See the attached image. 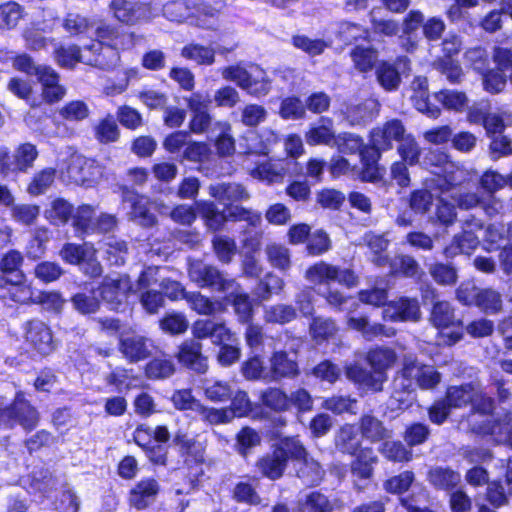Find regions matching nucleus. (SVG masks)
Listing matches in <instances>:
<instances>
[{
    "mask_svg": "<svg viewBox=\"0 0 512 512\" xmlns=\"http://www.w3.org/2000/svg\"><path fill=\"white\" fill-rule=\"evenodd\" d=\"M94 136L101 144L113 143L119 139L120 131L112 114L99 120L94 128Z\"/></svg>",
    "mask_w": 512,
    "mask_h": 512,
    "instance_id": "nucleus-58",
    "label": "nucleus"
},
{
    "mask_svg": "<svg viewBox=\"0 0 512 512\" xmlns=\"http://www.w3.org/2000/svg\"><path fill=\"white\" fill-rule=\"evenodd\" d=\"M213 345L218 347L216 361L221 367H231L239 362L242 350L239 339L230 328L222 336H219Z\"/></svg>",
    "mask_w": 512,
    "mask_h": 512,
    "instance_id": "nucleus-17",
    "label": "nucleus"
},
{
    "mask_svg": "<svg viewBox=\"0 0 512 512\" xmlns=\"http://www.w3.org/2000/svg\"><path fill=\"white\" fill-rule=\"evenodd\" d=\"M338 37L346 45L355 44L358 41L370 42L371 40L368 28L349 21L340 24Z\"/></svg>",
    "mask_w": 512,
    "mask_h": 512,
    "instance_id": "nucleus-53",
    "label": "nucleus"
},
{
    "mask_svg": "<svg viewBox=\"0 0 512 512\" xmlns=\"http://www.w3.org/2000/svg\"><path fill=\"white\" fill-rule=\"evenodd\" d=\"M365 360L371 369L377 373L387 375V371L396 363L397 354L394 349L386 346H375L370 348Z\"/></svg>",
    "mask_w": 512,
    "mask_h": 512,
    "instance_id": "nucleus-26",
    "label": "nucleus"
},
{
    "mask_svg": "<svg viewBox=\"0 0 512 512\" xmlns=\"http://www.w3.org/2000/svg\"><path fill=\"white\" fill-rule=\"evenodd\" d=\"M349 56L354 69L364 74L375 70L380 62L378 61V50L372 46L354 45L349 52Z\"/></svg>",
    "mask_w": 512,
    "mask_h": 512,
    "instance_id": "nucleus-27",
    "label": "nucleus"
},
{
    "mask_svg": "<svg viewBox=\"0 0 512 512\" xmlns=\"http://www.w3.org/2000/svg\"><path fill=\"white\" fill-rule=\"evenodd\" d=\"M70 302L76 312L85 316L97 313L101 307V300L93 292H77L71 296Z\"/></svg>",
    "mask_w": 512,
    "mask_h": 512,
    "instance_id": "nucleus-63",
    "label": "nucleus"
},
{
    "mask_svg": "<svg viewBox=\"0 0 512 512\" xmlns=\"http://www.w3.org/2000/svg\"><path fill=\"white\" fill-rule=\"evenodd\" d=\"M128 254L129 248L125 240L110 237L104 242V258L110 266H123Z\"/></svg>",
    "mask_w": 512,
    "mask_h": 512,
    "instance_id": "nucleus-40",
    "label": "nucleus"
},
{
    "mask_svg": "<svg viewBox=\"0 0 512 512\" xmlns=\"http://www.w3.org/2000/svg\"><path fill=\"white\" fill-rule=\"evenodd\" d=\"M480 244L478 236L471 230H462L455 234L451 241L442 249L446 259H453L458 255L470 256Z\"/></svg>",
    "mask_w": 512,
    "mask_h": 512,
    "instance_id": "nucleus-21",
    "label": "nucleus"
},
{
    "mask_svg": "<svg viewBox=\"0 0 512 512\" xmlns=\"http://www.w3.org/2000/svg\"><path fill=\"white\" fill-rule=\"evenodd\" d=\"M90 248H94V245L89 242L82 244L67 242L59 250V256L66 264L80 266L91 252Z\"/></svg>",
    "mask_w": 512,
    "mask_h": 512,
    "instance_id": "nucleus-44",
    "label": "nucleus"
},
{
    "mask_svg": "<svg viewBox=\"0 0 512 512\" xmlns=\"http://www.w3.org/2000/svg\"><path fill=\"white\" fill-rule=\"evenodd\" d=\"M188 275L198 287L211 288L219 292H227L235 283L233 279H226L216 266L199 261L189 266Z\"/></svg>",
    "mask_w": 512,
    "mask_h": 512,
    "instance_id": "nucleus-8",
    "label": "nucleus"
},
{
    "mask_svg": "<svg viewBox=\"0 0 512 512\" xmlns=\"http://www.w3.org/2000/svg\"><path fill=\"white\" fill-rule=\"evenodd\" d=\"M173 444L178 447L179 455L183 459V465L205 462V448L195 437H190L187 433L179 430L173 437Z\"/></svg>",
    "mask_w": 512,
    "mask_h": 512,
    "instance_id": "nucleus-18",
    "label": "nucleus"
},
{
    "mask_svg": "<svg viewBox=\"0 0 512 512\" xmlns=\"http://www.w3.org/2000/svg\"><path fill=\"white\" fill-rule=\"evenodd\" d=\"M398 503L406 512H437L432 497L426 489L401 496Z\"/></svg>",
    "mask_w": 512,
    "mask_h": 512,
    "instance_id": "nucleus-35",
    "label": "nucleus"
},
{
    "mask_svg": "<svg viewBox=\"0 0 512 512\" xmlns=\"http://www.w3.org/2000/svg\"><path fill=\"white\" fill-rule=\"evenodd\" d=\"M350 467L352 474L360 480H369L374 475V468L379 462V458L372 447H360L352 455Z\"/></svg>",
    "mask_w": 512,
    "mask_h": 512,
    "instance_id": "nucleus-22",
    "label": "nucleus"
},
{
    "mask_svg": "<svg viewBox=\"0 0 512 512\" xmlns=\"http://www.w3.org/2000/svg\"><path fill=\"white\" fill-rule=\"evenodd\" d=\"M190 112L188 132L195 135L206 134L214 129V119L210 112L211 99L200 91L192 92L185 98Z\"/></svg>",
    "mask_w": 512,
    "mask_h": 512,
    "instance_id": "nucleus-5",
    "label": "nucleus"
},
{
    "mask_svg": "<svg viewBox=\"0 0 512 512\" xmlns=\"http://www.w3.org/2000/svg\"><path fill=\"white\" fill-rule=\"evenodd\" d=\"M259 402L269 411L282 413L289 411L288 394L280 387H267L260 392Z\"/></svg>",
    "mask_w": 512,
    "mask_h": 512,
    "instance_id": "nucleus-36",
    "label": "nucleus"
},
{
    "mask_svg": "<svg viewBox=\"0 0 512 512\" xmlns=\"http://www.w3.org/2000/svg\"><path fill=\"white\" fill-rule=\"evenodd\" d=\"M54 59L62 68H74L77 63L84 62L81 55V48L76 45H57L53 51Z\"/></svg>",
    "mask_w": 512,
    "mask_h": 512,
    "instance_id": "nucleus-59",
    "label": "nucleus"
},
{
    "mask_svg": "<svg viewBox=\"0 0 512 512\" xmlns=\"http://www.w3.org/2000/svg\"><path fill=\"white\" fill-rule=\"evenodd\" d=\"M185 301L188 307L198 315L213 316L225 310V306L221 301L213 300L203 295L200 291L189 292Z\"/></svg>",
    "mask_w": 512,
    "mask_h": 512,
    "instance_id": "nucleus-30",
    "label": "nucleus"
},
{
    "mask_svg": "<svg viewBox=\"0 0 512 512\" xmlns=\"http://www.w3.org/2000/svg\"><path fill=\"white\" fill-rule=\"evenodd\" d=\"M429 320L440 331L447 328L463 329V321L456 316L455 307L448 301L439 300L433 303Z\"/></svg>",
    "mask_w": 512,
    "mask_h": 512,
    "instance_id": "nucleus-19",
    "label": "nucleus"
},
{
    "mask_svg": "<svg viewBox=\"0 0 512 512\" xmlns=\"http://www.w3.org/2000/svg\"><path fill=\"white\" fill-rule=\"evenodd\" d=\"M40 422L37 407L27 398L23 390H17L13 398L7 402L0 395V429L13 430L20 426L26 433L32 432Z\"/></svg>",
    "mask_w": 512,
    "mask_h": 512,
    "instance_id": "nucleus-2",
    "label": "nucleus"
},
{
    "mask_svg": "<svg viewBox=\"0 0 512 512\" xmlns=\"http://www.w3.org/2000/svg\"><path fill=\"white\" fill-rule=\"evenodd\" d=\"M229 327L224 322H214L209 319L197 320L192 326L193 339L201 341L204 339H211L214 344L219 336H222Z\"/></svg>",
    "mask_w": 512,
    "mask_h": 512,
    "instance_id": "nucleus-38",
    "label": "nucleus"
},
{
    "mask_svg": "<svg viewBox=\"0 0 512 512\" xmlns=\"http://www.w3.org/2000/svg\"><path fill=\"white\" fill-rule=\"evenodd\" d=\"M476 386L477 384L472 381L459 385H449L445 389L444 397L452 409L466 408L472 401Z\"/></svg>",
    "mask_w": 512,
    "mask_h": 512,
    "instance_id": "nucleus-33",
    "label": "nucleus"
},
{
    "mask_svg": "<svg viewBox=\"0 0 512 512\" xmlns=\"http://www.w3.org/2000/svg\"><path fill=\"white\" fill-rule=\"evenodd\" d=\"M229 302L233 306L240 324L249 323L254 318V308L247 293H231Z\"/></svg>",
    "mask_w": 512,
    "mask_h": 512,
    "instance_id": "nucleus-60",
    "label": "nucleus"
},
{
    "mask_svg": "<svg viewBox=\"0 0 512 512\" xmlns=\"http://www.w3.org/2000/svg\"><path fill=\"white\" fill-rule=\"evenodd\" d=\"M3 291L1 298L5 301H10L18 305L27 304L31 298L30 288L23 282H12L5 279V285H0Z\"/></svg>",
    "mask_w": 512,
    "mask_h": 512,
    "instance_id": "nucleus-51",
    "label": "nucleus"
},
{
    "mask_svg": "<svg viewBox=\"0 0 512 512\" xmlns=\"http://www.w3.org/2000/svg\"><path fill=\"white\" fill-rule=\"evenodd\" d=\"M329 125L311 126L305 133L306 143L310 146L331 145L335 141V134L332 130V119L322 117Z\"/></svg>",
    "mask_w": 512,
    "mask_h": 512,
    "instance_id": "nucleus-56",
    "label": "nucleus"
},
{
    "mask_svg": "<svg viewBox=\"0 0 512 512\" xmlns=\"http://www.w3.org/2000/svg\"><path fill=\"white\" fill-rule=\"evenodd\" d=\"M431 278L442 286H453L458 281V270L452 263L436 261L429 266Z\"/></svg>",
    "mask_w": 512,
    "mask_h": 512,
    "instance_id": "nucleus-50",
    "label": "nucleus"
},
{
    "mask_svg": "<svg viewBox=\"0 0 512 512\" xmlns=\"http://www.w3.org/2000/svg\"><path fill=\"white\" fill-rule=\"evenodd\" d=\"M197 210L207 228L214 233L221 231L227 222L226 214L213 201L197 203Z\"/></svg>",
    "mask_w": 512,
    "mask_h": 512,
    "instance_id": "nucleus-37",
    "label": "nucleus"
},
{
    "mask_svg": "<svg viewBox=\"0 0 512 512\" xmlns=\"http://www.w3.org/2000/svg\"><path fill=\"white\" fill-rule=\"evenodd\" d=\"M345 376L359 389L373 393L381 392L383 384L388 376L377 373L375 370H367L357 363H350L345 366Z\"/></svg>",
    "mask_w": 512,
    "mask_h": 512,
    "instance_id": "nucleus-14",
    "label": "nucleus"
},
{
    "mask_svg": "<svg viewBox=\"0 0 512 512\" xmlns=\"http://www.w3.org/2000/svg\"><path fill=\"white\" fill-rule=\"evenodd\" d=\"M415 481V474L412 470H405L397 475L388 477L383 482V489L386 493L403 496L412 487Z\"/></svg>",
    "mask_w": 512,
    "mask_h": 512,
    "instance_id": "nucleus-49",
    "label": "nucleus"
},
{
    "mask_svg": "<svg viewBox=\"0 0 512 512\" xmlns=\"http://www.w3.org/2000/svg\"><path fill=\"white\" fill-rule=\"evenodd\" d=\"M435 99L448 111L463 112L468 105L465 92L450 89H441L434 94Z\"/></svg>",
    "mask_w": 512,
    "mask_h": 512,
    "instance_id": "nucleus-48",
    "label": "nucleus"
},
{
    "mask_svg": "<svg viewBox=\"0 0 512 512\" xmlns=\"http://www.w3.org/2000/svg\"><path fill=\"white\" fill-rule=\"evenodd\" d=\"M109 8L115 19L129 26L147 19L149 13V5L141 1L111 0Z\"/></svg>",
    "mask_w": 512,
    "mask_h": 512,
    "instance_id": "nucleus-15",
    "label": "nucleus"
},
{
    "mask_svg": "<svg viewBox=\"0 0 512 512\" xmlns=\"http://www.w3.org/2000/svg\"><path fill=\"white\" fill-rule=\"evenodd\" d=\"M375 75L379 85L386 91H395L401 83V75L394 64L382 60L375 68Z\"/></svg>",
    "mask_w": 512,
    "mask_h": 512,
    "instance_id": "nucleus-41",
    "label": "nucleus"
},
{
    "mask_svg": "<svg viewBox=\"0 0 512 512\" xmlns=\"http://www.w3.org/2000/svg\"><path fill=\"white\" fill-rule=\"evenodd\" d=\"M383 457L393 463H407L413 459V452L399 440H384L379 446Z\"/></svg>",
    "mask_w": 512,
    "mask_h": 512,
    "instance_id": "nucleus-45",
    "label": "nucleus"
},
{
    "mask_svg": "<svg viewBox=\"0 0 512 512\" xmlns=\"http://www.w3.org/2000/svg\"><path fill=\"white\" fill-rule=\"evenodd\" d=\"M475 307L486 315L499 314L503 309L502 295L491 287H481Z\"/></svg>",
    "mask_w": 512,
    "mask_h": 512,
    "instance_id": "nucleus-39",
    "label": "nucleus"
},
{
    "mask_svg": "<svg viewBox=\"0 0 512 512\" xmlns=\"http://www.w3.org/2000/svg\"><path fill=\"white\" fill-rule=\"evenodd\" d=\"M358 427L361 436L371 443H382L391 437V431L372 412L360 416Z\"/></svg>",
    "mask_w": 512,
    "mask_h": 512,
    "instance_id": "nucleus-23",
    "label": "nucleus"
},
{
    "mask_svg": "<svg viewBox=\"0 0 512 512\" xmlns=\"http://www.w3.org/2000/svg\"><path fill=\"white\" fill-rule=\"evenodd\" d=\"M506 425L500 418H490L474 424L472 431L483 437H494L512 449V426L506 429Z\"/></svg>",
    "mask_w": 512,
    "mask_h": 512,
    "instance_id": "nucleus-24",
    "label": "nucleus"
},
{
    "mask_svg": "<svg viewBox=\"0 0 512 512\" xmlns=\"http://www.w3.org/2000/svg\"><path fill=\"white\" fill-rule=\"evenodd\" d=\"M235 450L237 453L246 458L253 448L261 443L259 433L252 427L244 426L236 434Z\"/></svg>",
    "mask_w": 512,
    "mask_h": 512,
    "instance_id": "nucleus-52",
    "label": "nucleus"
},
{
    "mask_svg": "<svg viewBox=\"0 0 512 512\" xmlns=\"http://www.w3.org/2000/svg\"><path fill=\"white\" fill-rule=\"evenodd\" d=\"M335 144L340 152L347 155L361 156V153L368 147V143L364 142V139L354 133L341 132L335 137Z\"/></svg>",
    "mask_w": 512,
    "mask_h": 512,
    "instance_id": "nucleus-55",
    "label": "nucleus"
},
{
    "mask_svg": "<svg viewBox=\"0 0 512 512\" xmlns=\"http://www.w3.org/2000/svg\"><path fill=\"white\" fill-rule=\"evenodd\" d=\"M460 474L450 467L436 466L427 472V481L436 490L453 491L460 483Z\"/></svg>",
    "mask_w": 512,
    "mask_h": 512,
    "instance_id": "nucleus-25",
    "label": "nucleus"
},
{
    "mask_svg": "<svg viewBox=\"0 0 512 512\" xmlns=\"http://www.w3.org/2000/svg\"><path fill=\"white\" fill-rule=\"evenodd\" d=\"M286 425L287 420L282 416L271 418L270 428L274 441L269 451L256 459L254 464L256 471L261 478L277 481L285 475L290 462L298 463L311 470L310 476L304 468H301L298 471V477L306 480L311 486L318 485L324 473L321 465L309 458V452L299 435L284 436L280 433Z\"/></svg>",
    "mask_w": 512,
    "mask_h": 512,
    "instance_id": "nucleus-1",
    "label": "nucleus"
},
{
    "mask_svg": "<svg viewBox=\"0 0 512 512\" xmlns=\"http://www.w3.org/2000/svg\"><path fill=\"white\" fill-rule=\"evenodd\" d=\"M382 152L374 146H369L361 153L359 157L361 168L358 178L363 183L383 184L387 185L384 178L385 167L380 165Z\"/></svg>",
    "mask_w": 512,
    "mask_h": 512,
    "instance_id": "nucleus-13",
    "label": "nucleus"
},
{
    "mask_svg": "<svg viewBox=\"0 0 512 512\" xmlns=\"http://www.w3.org/2000/svg\"><path fill=\"white\" fill-rule=\"evenodd\" d=\"M336 321L331 317L313 316L310 318L309 333L318 345L328 343L338 333Z\"/></svg>",
    "mask_w": 512,
    "mask_h": 512,
    "instance_id": "nucleus-29",
    "label": "nucleus"
},
{
    "mask_svg": "<svg viewBox=\"0 0 512 512\" xmlns=\"http://www.w3.org/2000/svg\"><path fill=\"white\" fill-rule=\"evenodd\" d=\"M242 90L253 97L265 96L270 91V81L265 71L256 64L250 65L247 72L246 81L242 85Z\"/></svg>",
    "mask_w": 512,
    "mask_h": 512,
    "instance_id": "nucleus-31",
    "label": "nucleus"
},
{
    "mask_svg": "<svg viewBox=\"0 0 512 512\" xmlns=\"http://www.w3.org/2000/svg\"><path fill=\"white\" fill-rule=\"evenodd\" d=\"M406 134L403 121L392 118L371 129L368 145L378 148L382 153L387 152L393 148V142L399 143Z\"/></svg>",
    "mask_w": 512,
    "mask_h": 512,
    "instance_id": "nucleus-9",
    "label": "nucleus"
},
{
    "mask_svg": "<svg viewBox=\"0 0 512 512\" xmlns=\"http://www.w3.org/2000/svg\"><path fill=\"white\" fill-rule=\"evenodd\" d=\"M471 415L493 416L496 409L495 399L489 396L478 385L473 393L472 401L469 404Z\"/></svg>",
    "mask_w": 512,
    "mask_h": 512,
    "instance_id": "nucleus-57",
    "label": "nucleus"
},
{
    "mask_svg": "<svg viewBox=\"0 0 512 512\" xmlns=\"http://www.w3.org/2000/svg\"><path fill=\"white\" fill-rule=\"evenodd\" d=\"M23 342L32 355L46 358L57 349L52 328L39 318H31L22 324Z\"/></svg>",
    "mask_w": 512,
    "mask_h": 512,
    "instance_id": "nucleus-3",
    "label": "nucleus"
},
{
    "mask_svg": "<svg viewBox=\"0 0 512 512\" xmlns=\"http://www.w3.org/2000/svg\"><path fill=\"white\" fill-rule=\"evenodd\" d=\"M101 299L115 312L122 310L129 297L135 292L132 281L127 275L115 279H105L98 287Z\"/></svg>",
    "mask_w": 512,
    "mask_h": 512,
    "instance_id": "nucleus-7",
    "label": "nucleus"
},
{
    "mask_svg": "<svg viewBox=\"0 0 512 512\" xmlns=\"http://www.w3.org/2000/svg\"><path fill=\"white\" fill-rule=\"evenodd\" d=\"M180 55L200 66H210L215 62V50L198 43H189L182 47Z\"/></svg>",
    "mask_w": 512,
    "mask_h": 512,
    "instance_id": "nucleus-47",
    "label": "nucleus"
},
{
    "mask_svg": "<svg viewBox=\"0 0 512 512\" xmlns=\"http://www.w3.org/2000/svg\"><path fill=\"white\" fill-rule=\"evenodd\" d=\"M218 131L216 137L212 140L216 154L219 157H229L235 153V139L232 134V126L227 120H216L214 129Z\"/></svg>",
    "mask_w": 512,
    "mask_h": 512,
    "instance_id": "nucleus-28",
    "label": "nucleus"
},
{
    "mask_svg": "<svg viewBox=\"0 0 512 512\" xmlns=\"http://www.w3.org/2000/svg\"><path fill=\"white\" fill-rule=\"evenodd\" d=\"M118 350L128 363H138L151 356L150 341L139 334L120 337Z\"/></svg>",
    "mask_w": 512,
    "mask_h": 512,
    "instance_id": "nucleus-16",
    "label": "nucleus"
},
{
    "mask_svg": "<svg viewBox=\"0 0 512 512\" xmlns=\"http://www.w3.org/2000/svg\"><path fill=\"white\" fill-rule=\"evenodd\" d=\"M175 365L171 359L152 358L144 366V374L150 380L165 379L173 375Z\"/></svg>",
    "mask_w": 512,
    "mask_h": 512,
    "instance_id": "nucleus-61",
    "label": "nucleus"
},
{
    "mask_svg": "<svg viewBox=\"0 0 512 512\" xmlns=\"http://www.w3.org/2000/svg\"><path fill=\"white\" fill-rule=\"evenodd\" d=\"M304 277L307 281L317 286L337 282L347 288H353L359 282V278L353 269L341 268L338 265H332L323 260L310 265L305 270Z\"/></svg>",
    "mask_w": 512,
    "mask_h": 512,
    "instance_id": "nucleus-4",
    "label": "nucleus"
},
{
    "mask_svg": "<svg viewBox=\"0 0 512 512\" xmlns=\"http://www.w3.org/2000/svg\"><path fill=\"white\" fill-rule=\"evenodd\" d=\"M334 444L343 454H355L361 447V441L357 437L355 425L352 423L341 425L334 436Z\"/></svg>",
    "mask_w": 512,
    "mask_h": 512,
    "instance_id": "nucleus-34",
    "label": "nucleus"
},
{
    "mask_svg": "<svg viewBox=\"0 0 512 512\" xmlns=\"http://www.w3.org/2000/svg\"><path fill=\"white\" fill-rule=\"evenodd\" d=\"M347 327L360 333L366 340L388 336L386 326L382 323H370L368 316H351L347 318Z\"/></svg>",
    "mask_w": 512,
    "mask_h": 512,
    "instance_id": "nucleus-32",
    "label": "nucleus"
},
{
    "mask_svg": "<svg viewBox=\"0 0 512 512\" xmlns=\"http://www.w3.org/2000/svg\"><path fill=\"white\" fill-rule=\"evenodd\" d=\"M160 492L159 480L154 476H144L130 487L126 503L130 509L145 511L156 503Z\"/></svg>",
    "mask_w": 512,
    "mask_h": 512,
    "instance_id": "nucleus-6",
    "label": "nucleus"
},
{
    "mask_svg": "<svg viewBox=\"0 0 512 512\" xmlns=\"http://www.w3.org/2000/svg\"><path fill=\"white\" fill-rule=\"evenodd\" d=\"M287 169L278 166L270 161H265L256 164L250 172V175L260 181L266 182L267 184L282 183Z\"/></svg>",
    "mask_w": 512,
    "mask_h": 512,
    "instance_id": "nucleus-43",
    "label": "nucleus"
},
{
    "mask_svg": "<svg viewBox=\"0 0 512 512\" xmlns=\"http://www.w3.org/2000/svg\"><path fill=\"white\" fill-rule=\"evenodd\" d=\"M397 153L400 156L399 161L415 166L420 161L421 148L415 137L407 133L406 136L398 143Z\"/></svg>",
    "mask_w": 512,
    "mask_h": 512,
    "instance_id": "nucleus-62",
    "label": "nucleus"
},
{
    "mask_svg": "<svg viewBox=\"0 0 512 512\" xmlns=\"http://www.w3.org/2000/svg\"><path fill=\"white\" fill-rule=\"evenodd\" d=\"M511 177L512 172L504 176L496 170L488 169L481 174L478 183L479 187L483 190L485 194H487L490 197H493L495 193L503 189L505 186H508L510 188Z\"/></svg>",
    "mask_w": 512,
    "mask_h": 512,
    "instance_id": "nucleus-42",
    "label": "nucleus"
},
{
    "mask_svg": "<svg viewBox=\"0 0 512 512\" xmlns=\"http://www.w3.org/2000/svg\"><path fill=\"white\" fill-rule=\"evenodd\" d=\"M297 318V311L290 304H274L264 311V319L267 323L285 325Z\"/></svg>",
    "mask_w": 512,
    "mask_h": 512,
    "instance_id": "nucleus-54",
    "label": "nucleus"
},
{
    "mask_svg": "<svg viewBox=\"0 0 512 512\" xmlns=\"http://www.w3.org/2000/svg\"><path fill=\"white\" fill-rule=\"evenodd\" d=\"M383 318L395 323L419 321L421 310L418 299L401 296L389 301L383 309Z\"/></svg>",
    "mask_w": 512,
    "mask_h": 512,
    "instance_id": "nucleus-12",
    "label": "nucleus"
},
{
    "mask_svg": "<svg viewBox=\"0 0 512 512\" xmlns=\"http://www.w3.org/2000/svg\"><path fill=\"white\" fill-rule=\"evenodd\" d=\"M95 217V208L91 204H81L72 213V226L76 233L88 235L93 233V223Z\"/></svg>",
    "mask_w": 512,
    "mask_h": 512,
    "instance_id": "nucleus-46",
    "label": "nucleus"
},
{
    "mask_svg": "<svg viewBox=\"0 0 512 512\" xmlns=\"http://www.w3.org/2000/svg\"><path fill=\"white\" fill-rule=\"evenodd\" d=\"M269 371L274 381L294 379L300 375L298 362L285 350L274 351L271 354Z\"/></svg>",
    "mask_w": 512,
    "mask_h": 512,
    "instance_id": "nucleus-20",
    "label": "nucleus"
},
{
    "mask_svg": "<svg viewBox=\"0 0 512 512\" xmlns=\"http://www.w3.org/2000/svg\"><path fill=\"white\" fill-rule=\"evenodd\" d=\"M203 346L199 341L188 339L179 346L175 357L178 363L196 374H205L208 371V357L202 352Z\"/></svg>",
    "mask_w": 512,
    "mask_h": 512,
    "instance_id": "nucleus-11",
    "label": "nucleus"
},
{
    "mask_svg": "<svg viewBox=\"0 0 512 512\" xmlns=\"http://www.w3.org/2000/svg\"><path fill=\"white\" fill-rule=\"evenodd\" d=\"M132 368H126L123 366L115 367L105 377L107 385L114 387L117 391L131 389L132 382L137 379L133 374Z\"/></svg>",
    "mask_w": 512,
    "mask_h": 512,
    "instance_id": "nucleus-64",
    "label": "nucleus"
},
{
    "mask_svg": "<svg viewBox=\"0 0 512 512\" xmlns=\"http://www.w3.org/2000/svg\"><path fill=\"white\" fill-rule=\"evenodd\" d=\"M95 38L99 46H106L116 52L131 49L135 44V33L121 26L102 22L95 30Z\"/></svg>",
    "mask_w": 512,
    "mask_h": 512,
    "instance_id": "nucleus-10",
    "label": "nucleus"
}]
</instances>
